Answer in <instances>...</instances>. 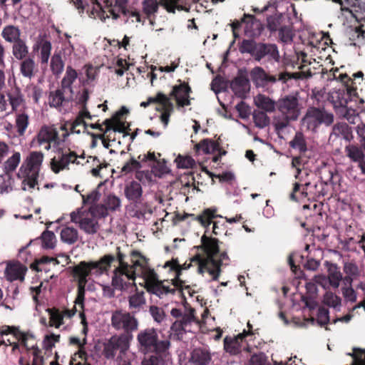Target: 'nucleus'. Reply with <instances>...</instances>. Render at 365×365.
Returning <instances> with one entry per match:
<instances>
[{
  "mask_svg": "<svg viewBox=\"0 0 365 365\" xmlns=\"http://www.w3.org/2000/svg\"><path fill=\"white\" fill-rule=\"evenodd\" d=\"M117 257L106 255L101 260L94 262L97 264L96 273L100 274L107 271L111 266L115 267L112 277V286L118 290H125L134 281L136 277L144 280V287L148 292L160 298L168 295H174L175 289L165 285L168 280H160L154 269L149 264V259L141 255V252H131L130 262L124 260L122 252H117Z\"/></svg>",
  "mask_w": 365,
  "mask_h": 365,
  "instance_id": "1",
  "label": "nucleus"
},
{
  "mask_svg": "<svg viewBox=\"0 0 365 365\" xmlns=\"http://www.w3.org/2000/svg\"><path fill=\"white\" fill-rule=\"evenodd\" d=\"M227 252H197L196 255L190 259V262L180 264L177 258H173L171 260L167 261L163 265V268H168L169 272L174 273V277L170 281L167 279L165 285L170 286L175 289V293L177 290L182 292L183 289H187L190 295V287L185 285V281L180 279L182 272L189 269L191 266L197 265V272L200 274L207 272L211 277L212 281H217L221 274L222 260L227 258Z\"/></svg>",
  "mask_w": 365,
  "mask_h": 365,
  "instance_id": "2",
  "label": "nucleus"
},
{
  "mask_svg": "<svg viewBox=\"0 0 365 365\" xmlns=\"http://www.w3.org/2000/svg\"><path fill=\"white\" fill-rule=\"evenodd\" d=\"M340 81L344 83L341 88L333 90L329 94V101L333 105L335 112L350 120L356 114V110L348 106L349 102L354 101L356 104H364V100L359 97L355 83L347 74H340Z\"/></svg>",
  "mask_w": 365,
  "mask_h": 365,
  "instance_id": "3",
  "label": "nucleus"
},
{
  "mask_svg": "<svg viewBox=\"0 0 365 365\" xmlns=\"http://www.w3.org/2000/svg\"><path fill=\"white\" fill-rule=\"evenodd\" d=\"M217 208L215 207L206 208L197 215L185 212L182 213L175 212L173 217L172 222L173 225H177L180 222L185 220H187L188 224H190L192 222H199L202 227L206 229L205 234L201 237L202 251H220L219 240L216 238L208 237L206 235L212 219H215L218 217H222V216L217 215Z\"/></svg>",
  "mask_w": 365,
  "mask_h": 365,
  "instance_id": "4",
  "label": "nucleus"
},
{
  "mask_svg": "<svg viewBox=\"0 0 365 365\" xmlns=\"http://www.w3.org/2000/svg\"><path fill=\"white\" fill-rule=\"evenodd\" d=\"M239 50L242 53H249L257 62L279 63L281 58L278 46L275 43L243 39L240 43Z\"/></svg>",
  "mask_w": 365,
  "mask_h": 365,
  "instance_id": "5",
  "label": "nucleus"
},
{
  "mask_svg": "<svg viewBox=\"0 0 365 365\" xmlns=\"http://www.w3.org/2000/svg\"><path fill=\"white\" fill-rule=\"evenodd\" d=\"M67 124L68 122H65L61 124L58 128H56L55 125H42L32 139L31 146H43V149L47 151L51 148V145L53 148H58L69 136Z\"/></svg>",
  "mask_w": 365,
  "mask_h": 365,
  "instance_id": "6",
  "label": "nucleus"
},
{
  "mask_svg": "<svg viewBox=\"0 0 365 365\" xmlns=\"http://www.w3.org/2000/svg\"><path fill=\"white\" fill-rule=\"evenodd\" d=\"M137 341L142 352L153 353L151 356L169 358L170 341L167 339L160 340L157 329L146 328L140 331L137 335Z\"/></svg>",
  "mask_w": 365,
  "mask_h": 365,
  "instance_id": "7",
  "label": "nucleus"
},
{
  "mask_svg": "<svg viewBox=\"0 0 365 365\" xmlns=\"http://www.w3.org/2000/svg\"><path fill=\"white\" fill-rule=\"evenodd\" d=\"M302 110L298 93L282 96L277 101V110L281 114V118L275 119L274 127L277 130L287 128L291 121L298 120Z\"/></svg>",
  "mask_w": 365,
  "mask_h": 365,
  "instance_id": "8",
  "label": "nucleus"
},
{
  "mask_svg": "<svg viewBox=\"0 0 365 365\" xmlns=\"http://www.w3.org/2000/svg\"><path fill=\"white\" fill-rule=\"evenodd\" d=\"M97 264L94 262H81L74 266L71 270V275L77 281V296L75 299L76 305H78L81 310L84 308V300L86 286L88 282L87 277L91 274L96 273Z\"/></svg>",
  "mask_w": 365,
  "mask_h": 365,
  "instance_id": "9",
  "label": "nucleus"
},
{
  "mask_svg": "<svg viewBox=\"0 0 365 365\" xmlns=\"http://www.w3.org/2000/svg\"><path fill=\"white\" fill-rule=\"evenodd\" d=\"M170 314L176 319L172 324L170 329L177 335L178 339H181L183 334L189 331L188 328L193 323L199 322L195 316V309L192 307H190L188 309H185L184 311H182L180 309L173 308Z\"/></svg>",
  "mask_w": 365,
  "mask_h": 365,
  "instance_id": "10",
  "label": "nucleus"
},
{
  "mask_svg": "<svg viewBox=\"0 0 365 365\" xmlns=\"http://www.w3.org/2000/svg\"><path fill=\"white\" fill-rule=\"evenodd\" d=\"M111 326L117 331H123L121 334L130 336L133 340V332L138 328V320L135 314L122 309H117L112 312Z\"/></svg>",
  "mask_w": 365,
  "mask_h": 365,
  "instance_id": "11",
  "label": "nucleus"
},
{
  "mask_svg": "<svg viewBox=\"0 0 365 365\" xmlns=\"http://www.w3.org/2000/svg\"><path fill=\"white\" fill-rule=\"evenodd\" d=\"M303 120L308 130L316 131L322 124L331 125L334 122V115L324 108L312 107L307 110Z\"/></svg>",
  "mask_w": 365,
  "mask_h": 365,
  "instance_id": "12",
  "label": "nucleus"
},
{
  "mask_svg": "<svg viewBox=\"0 0 365 365\" xmlns=\"http://www.w3.org/2000/svg\"><path fill=\"white\" fill-rule=\"evenodd\" d=\"M151 103L158 104L155 108V110L161 113L160 118L164 124V127L166 128L169 123L170 117L174 110V106L171 100L168 96L162 92H158L155 96L148 97L147 101L142 102L140 106L146 108Z\"/></svg>",
  "mask_w": 365,
  "mask_h": 365,
  "instance_id": "13",
  "label": "nucleus"
},
{
  "mask_svg": "<svg viewBox=\"0 0 365 365\" xmlns=\"http://www.w3.org/2000/svg\"><path fill=\"white\" fill-rule=\"evenodd\" d=\"M132 339L130 336L119 334L112 336L106 343L104 344L103 354L107 359L115 358L117 351L124 354L130 348Z\"/></svg>",
  "mask_w": 365,
  "mask_h": 365,
  "instance_id": "14",
  "label": "nucleus"
},
{
  "mask_svg": "<svg viewBox=\"0 0 365 365\" xmlns=\"http://www.w3.org/2000/svg\"><path fill=\"white\" fill-rule=\"evenodd\" d=\"M56 156H54L50 163L51 170L57 174L63 170L69 169L70 163L80 164L78 160V155L76 152L71 151L70 148H57Z\"/></svg>",
  "mask_w": 365,
  "mask_h": 365,
  "instance_id": "15",
  "label": "nucleus"
},
{
  "mask_svg": "<svg viewBox=\"0 0 365 365\" xmlns=\"http://www.w3.org/2000/svg\"><path fill=\"white\" fill-rule=\"evenodd\" d=\"M71 219L72 222L78 223L80 228L88 234L96 233L99 229L96 218L87 210H79L76 212H72Z\"/></svg>",
  "mask_w": 365,
  "mask_h": 365,
  "instance_id": "16",
  "label": "nucleus"
},
{
  "mask_svg": "<svg viewBox=\"0 0 365 365\" xmlns=\"http://www.w3.org/2000/svg\"><path fill=\"white\" fill-rule=\"evenodd\" d=\"M194 150L197 154L200 153V152L203 154H210L217 151L218 154L212 158L214 163L220 161L222 156L227 154V151L221 146L220 137H219L217 140H213L210 138L201 140L198 143L195 145Z\"/></svg>",
  "mask_w": 365,
  "mask_h": 365,
  "instance_id": "17",
  "label": "nucleus"
},
{
  "mask_svg": "<svg viewBox=\"0 0 365 365\" xmlns=\"http://www.w3.org/2000/svg\"><path fill=\"white\" fill-rule=\"evenodd\" d=\"M178 81L180 83L173 86L168 97L174 98L178 108H184L191 104L190 94L192 91L188 83L181 80Z\"/></svg>",
  "mask_w": 365,
  "mask_h": 365,
  "instance_id": "18",
  "label": "nucleus"
},
{
  "mask_svg": "<svg viewBox=\"0 0 365 365\" xmlns=\"http://www.w3.org/2000/svg\"><path fill=\"white\" fill-rule=\"evenodd\" d=\"M246 333H240L235 337L224 339V349L230 355H237L242 351L251 352V347L246 341Z\"/></svg>",
  "mask_w": 365,
  "mask_h": 365,
  "instance_id": "19",
  "label": "nucleus"
},
{
  "mask_svg": "<svg viewBox=\"0 0 365 365\" xmlns=\"http://www.w3.org/2000/svg\"><path fill=\"white\" fill-rule=\"evenodd\" d=\"M44 158V155L41 151H32L26 157L24 163L20 167V171L24 173H39L41 166Z\"/></svg>",
  "mask_w": 365,
  "mask_h": 365,
  "instance_id": "20",
  "label": "nucleus"
},
{
  "mask_svg": "<svg viewBox=\"0 0 365 365\" xmlns=\"http://www.w3.org/2000/svg\"><path fill=\"white\" fill-rule=\"evenodd\" d=\"M250 77L257 87H264L277 82L276 76L269 74L260 66H256L251 70Z\"/></svg>",
  "mask_w": 365,
  "mask_h": 365,
  "instance_id": "21",
  "label": "nucleus"
},
{
  "mask_svg": "<svg viewBox=\"0 0 365 365\" xmlns=\"http://www.w3.org/2000/svg\"><path fill=\"white\" fill-rule=\"evenodd\" d=\"M242 22L245 24V33L252 37L259 36L264 30L263 24L254 15L245 14Z\"/></svg>",
  "mask_w": 365,
  "mask_h": 365,
  "instance_id": "22",
  "label": "nucleus"
},
{
  "mask_svg": "<svg viewBox=\"0 0 365 365\" xmlns=\"http://www.w3.org/2000/svg\"><path fill=\"white\" fill-rule=\"evenodd\" d=\"M66 90L59 88L54 91H51L48 96V104L50 107L60 109L63 106L72 101L73 96L70 93L66 96Z\"/></svg>",
  "mask_w": 365,
  "mask_h": 365,
  "instance_id": "23",
  "label": "nucleus"
},
{
  "mask_svg": "<svg viewBox=\"0 0 365 365\" xmlns=\"http://www.w3.org/2000/svg\"><path fill=\"white\" fill-rule=\"evenodd\" d=\"M27 271V267L20 263L15 262L7 264L5 270V274L7 280L10 282L19 280L23 282Z\"/></svg>",
  "mask_w": 365,
  "mask_h": 365,
  "instance_id": "24",
  "label": "nucleus"
},
{
  "mask_svg": "<svg viewBox=\"0 0 365 365\" xmlns=\"http://www.w3.org/2000/svg\"><path fill=\"white\" fill-rule=\"evenodd\" d=\"M294 177L297 180V182L294 184L289 198L293 201H297V192L300 190L301 187L311 185L309 170L307 168L304 170H298V171L295 172Z\"/></svg>",
  "mask_w": 365,
  "mask_h": 365,
  "instance_id": "25",
  "label": "nucleus"
},
{
  "mask_svg": "<svg viewBox=\"0 0 365 365\" xmlns=\"http://www.w3.org/2000/svg\"><path fill=\"white\" fill-rule=\"evenodd\" d=\"M212 359L210 352L202 348H195L190 354L189 365H208Z\"/></svg>",
  "mask_w": 365,
  "mask_h": 365,
  "instance_id": "26",
  "label": "nucleus"
},
{
  "mask_svg": "<svg viewBox=\"0 0 365 365\" xmlns=\"http://www.w3.org/2000/svg\"><path fill=\"white\" fill-rule=\"evenodd\" d=\"M56 244V237L55 234L50 230H45L39 237L31 240L29 245H39L41 249L52 250L54 249Z\"/></svg>",
  "mask_w": 365,
  "mask_h": 365,
  "instance_id": "27",
  "label": "nucleus"
},
{
  "mask_svg": "<svg viewBox=\"0 0 365 365\" xmlns=\"http://www.w3.org/2000/svg\"><path fill=\"white\" fill-rule=\"evenodd\" d=\"M124 194L128 200L133 203H140L143 195V188L140 183L132 180L126 184L124 188Z\"/></svg>",
  "mask_w": 365,
  "mask_h": 365,
  "instance_id": "28",
  "label": "nucleus"
},
{
  "mask_svg": "<svg viewBox=\"0 0 365 365\" xmlns=\"http://www.w3.org/2000/svg\"><path fill=\"white\" fill-rule=\"evenodd\" d=\"M250 81L248 78L242 74L237 76L231 82L230 88L234 93L240 98H243L248 92Z\"/></svg>",
  "mask_w": 365,
  "mask_h": 365,
  "instance_id": "29",
  "label": "nucleus"
},
{
  "mask_svg": "<svg viewBox=\"0 0 365 365\" xmlns=\"http://www.w3.org/2000/svg\"><path fill=\"white\" fill-rule=\"evenodd\" d=\"M289 146L292 149L297 150L299 154L307 155L312 153L308 147L305 135L300 131L295 133L294 136L289 143Z\"/></svg>",
  "mask_w": 365,
  "mask_h": 365,
  "instance_id": "30",
  "label": "nucleus"
},
{
  "mask_svg": "<svg viewBox=\"0 0 365 365\" xmlns=\"http://www.w3.org/2000/svg\"><path fill=\"white\" fill-rule=\"evenodd\" d=\"M1 335L13 334L19 341H21V344L28 349V340L29 339H34V336L29 333H24L19 330L18 327L5 326L1 331Z\"/></svg>",
  "mask_w": 365,
  "mask_h": 365,
  "instance_id": "31",
  "label": "nucleus"
},
{
  "mask_svg": "<svg viewBox=\"0 0 365 365\" xmlns=\"http://www.w3.org/2000/svg\"><path fill=\"white\" fill-rule=\"evenodd\" d=\"M8 100L11 107V111L14 113L21 112V107L25 108V100L24 95L19 88L7 93Z\"/></svg>",
  "mask_w": 365,
  "mask_h": 365,
  "instance_id": "32",
  "label": "nucleus"
},
{
  "mask_svg": "<svg viewBox=\"0 0 365 365\" xmlns=\"http://www.w3.org/2000/svg\"><path fill=\"white\" fill-rule=\"evenodd\" d=\"M21 30L18 26L7 25L3 28L1 31L2 38L8 43H14L21 38Z\"/></svg>",
  "mask_w": 365,
  "mask_h": 365,
  "instance_id": "33",
  "label": "nucleus"
},
{
  "mask_svg": "<svg viewBox=\"0 0 365 365\" xmlns=\"http://www.w3.org/2000/svg\"><path fill=\"white\" fill-rule=\"evenodd\" d=\"M77 77L78 73L71 66H67L65 76H63L61 82V87L68 91L69 93L71 94V96H73V94L72 85L73 82L76 80Z\"/></svg>",
  "mask_w": 365,
  "mask_h": 365,
  "instance_id": "34",
  "label": "nucleus"
},
{
  "mask_svg": "<svg viewBox=\"0 0 365 365\" xmlns=\"http://www.w3.org/2000/svg\"><path fill=\"white\" fill-rule=\"evenodd\" d=\"M20 63V72L21 75L29 79L34 78L37 72L35 61L31 58H26Z\"/></svg>",
  "mask_w": 365,
  "mask_h": 365,
  "instance_id": "35",
  "label": "nucleus"
},
{
  "mask_svg": "<svg viewBox=\"0 0 365 365\" xmlns=\"http://www.w3.org/2000/svg\"><path fill=\"white\" fill-rule=\"evenodd\" d=\"M29 125V116L25 112L16 113L15 115V125L19 136H24Z\"/></svg>",
  "mask_w": 365,
  "mask_h": 365,
  "instance_id": "36",
  "label": "nucleus"
},
{
  "mask_svg": "<svg viewBox=\"0 0 365 365\" xmlns=\"http://www.w3.org/2000/svg\"><path fill=\"white\" fill-rule=\"evenodd\" d=\"M255 103L258 108L269 113L277 110V101L263 94L257 95L255 98Z\"/></svg>",
  "mask_w": 365,
  "mask_h": 365,
  "instance_id": "37",
  "label": "nucleus"
},
{
  "mask_svg": "<svg viewBox=\"0 0 365 365\" xmlns=\"http://www.w3.org/2000/svg\"><path fill=\"white\" fill-rule=\"evenodd\" d=\"M129 309L131 313L135 314L138 312L143 306L145 304L144 292H136L128 298Z\"/></svg>",
  "mask_w": 365,
  "mask_h": 365,
  "instance_id": "38",
  "label": "nucleus"
},
{
  "mask_svg": "<svg viewBox=\"0 0 365 365\" xmlns=\"http://www.w3.org/2000/svg\"><path fill=\"white\" fill-rule=\"evenodd\" d=\"M319 175L322 183L325 185L336 183L338 173L335 169L324 166L320 169Z\"/></svg>",
  "mask_w": 365,
  "mask_h": 365,
  "instance_id": "39",
  "label": "nucleus"
},
{
  "mask_svg": "<svg viewBox=\"0 0 365 365\" xmlns=\"http://www.w3.org/2000/svg\"><path fill=\"white\" fill-rule=\"evenodd\" d=\"M29 53V47L26 41L23 39L17 41L13 43L12 54L17 60H23L27 58Z\"/></svg>",
  "mask_w": 365,
  "mask_h": 365,
  "instance_id": "40",
  "label": "nucleus"
},
{
  "mask_svg": "<svg viewBox=\"0 0 365 365\" xmlns=\"http://www.w3.org/2000/svg\"><path fill=\"white\" fill-rule=\"evenodd\" d=\"M21 161V153L19 152H14L13 155L9 157L3 165V170L6 175L13 173Z\"/></svg>",
  "mask_w": 365,
  "mask_h": 365,
  "instance_id": "41",
  "label": "nucleus"
},
{
  "mask_svg": "<svg viewBox=\"0 0 365 365\" xmlns=\"http://www.w3.org/2000/svg\"><path fill=\"white\" fill-rule=\"evenodd\" d=\"M345 153L351 161L359 163L364 159L365 155L361 148L349 144L345 147Z\"/></svg>",
  "mask_w": 365,
  "mask_h": 365,
  "instance_id": "42",
  "label": "nucleus"
},
{
  "mask_svg": "<svg viewBox=\"0 0 365 365\" xmlns=\"http://www.w3.org/2000/svg\"><path fill=\"white\" fill-rule=\"evenodd\" d=\"M143 11L146 15V18L150 19L152 16L155 17L156 13L160 6V0H143L142 2Z\"/></svg>",
  "mask_w": 365,
  "mask_h": 365,
  "instance_id": "43",
  "label": "nucleus"
},
{
  "mask_svg": "<svg viewBox=\"0 0 365 365\" xmlns=\"http://www.w3.org/2000/svg\"><path fill=\"white\" fill-rule=\"evenodd\" d=\"M61 240L68 245L74 244L78 239V233L76 229L66 227L61 230Z\"/></svg>",
  "mask_w": 365,
  "mask_h": 365,
  "instance_id": "44",
  "label": "nucleus"
},
{
  "mask_svg": "<svg viewBox=\"0 0 365 365\" xmlns=\"http://www.w3.org/2000/svg\"><path fill=\"white\" fill-rule=\"evenodd\" d=\"M283 16L281 14H275L267 18V28L271 32L274 33L279 30L282 26Z\"/></svg>",
  "mask_w": 365,
  "mask_h": 365,
  "instance_id": "45",
  "label": "nucleus"
},
{
  "mask_svg": "<svg viewBox=\"0 0 365 365\" xmlns=\"http://www.w3.org/2000/svg\"><path fill=\"white\" fill-rule=\"evenodd\" d=\"M334 133L350 141L353 138L351 128L346 123H339L333 128Z\"/></svg>",
  "mask_w": 365,
  "mask_h": 365,
  "instance_id": "46",
  "label": "nucleus"
},
{
  "mask_svg": "<svg viewBox=\"0 0 365 365\" xmlns=\"http://www.w3.org/2000/svg\"><path fill=\"white\" fill-rule=\"evenodd\" d=\"M51 70L53 74L58 76L63 71L64 62L60 53H54L51 59Z\"/></svg>",
  "mask_w": 365,
  "mask_h": 365,
  "instance_id": "47",
  "label": "nucleus"
},
{
  "mask_svg": "<svg viewBox=\"0 0 365 365\" xmlns=\"http://www.w3.org/2000/svg\"><path fill=\"white\" fill-rule=\"evenodd\" d=\"M40 58L42 64H46L48 61L51 51V43L47 40H41L40 43Z\"/></svg>",
  "mask_w": 365,
  "mask_h": 365,
  "instance_id": "48",
  "label": "nucleus"
},
{
  "mask_svg": "<svg viewBox=\"0 0 365 365\" xmlns=\"http://www.w3.org/2000/svg\"><path fill=\"white\" fill-rule=\"evenodd\" d=\"M47 312L49 314V327H55L56 328H59L60 326L63 322V315L61 314L58 309L55 308L53 309H47Z\"/></svg>",
  "mask_w": 365,
  "mask_h": 365,
  "instance_id": "49",
  "label": "nucleus"
},
{
  "mask_svg": "<svg viewBox=\"0 0 365 365\" xmlns=\"http://www.w3.org/2000/svg\"><path fill=\"white\" fill-rule=\"evenodd\" d=\"M67 128L68 130L70 133H81V130H76V127H83V129H86L88 126V124L84 120V118H83L82 115H80L79 113L76 116V119L73 122L67 121Z\"/></svg>",
  "mask_w": 365,
  "mask_h": 365,
  "instance_id": "50",
  "label": "nucleus"
},
{
  "mask_svg": "<svg viewBox=\"0 0 365 365\" xmlns=\"http://www.w3.org/2000/svg\"><path fill=\"white\" fill-rule=\"evenodd\" d=\"M253 120L256 127L264 128L269 124L270 119L263 111H255L253 114Z\"/></svg>",
  "mask_w": 365,
  "mask_h": 365,
  "instance_id": "51",
  "label": "nucleus"
},
{
  "mask_svg": "<svg viewBox=\"0 0 365 365\" xmlns=\"http://www.w3.org/2000/svg\"><path fill=\"white\" fill-rule=\"evenodd\" d=\"M279 32V38L282 43H290L293 40V32L292 26L289 25H282Z\"/></svg>",
  "mask_w": 365,
  "mask_h": 365,
  "instance_id": "52",
  "label": "nucleus"
},
{
  "mask_svg": "<svg viewBox=\"0 0 365 365\" xmlns=\"http://www.w3.org/2000/svg\"><path fill=\"white\" fill-rule=\"evenodd\" d=\"M311 154L302 155L299 154L298 156L292 158V166L295 168V172L298 170H304L305 165L308 163V159L310 158Z\"/></svg>",
  "mask_w": 365,
  "mask_h": 365,
  "instance_id": "53",
  "label": "nucleus"
},
{
  "mask_svg": "<svg viewBox=\"0 0 365 365\" xmlns=\"http://www.w3.org/2000/svg\"><path fill=\"white\" fill-rule=\"evenodd\" d=\"M103 203L108 211H115L120 207L121 202L116 195L109 194L104 198Z\"/></svg>",
  "mask_w": 365,
  "mask_h": 365,
  "instance_id": "54",
  "label": "nucleus"
},
{
  "mask_svg": "<svg viewBox=\"0 0 365 365\" xmlns=\"http://www.w3.org/2000/svg\"><path fill=\"white\" fill-rule=\"evenodd\" d=\"M178 168H192L195 165V160L190 156L179 155L175 160Z\"/></svg>",
  "mask_w": 365,
  "mask_h": 365,
  "instance_id": "55",
  "label": "nucleus"
},
{
  "mask_svg": "<svg viewBox=\"0 0 365 365\" xmlns=\"http://www.w3.org/2000/svg\"><path fill=\"white\" fill-rule=\"evenodd\" d=\"M248 365H269L268 356L264 352L255 353L251 356Z\"/></svg>",
  "mask_w": 365,
  "mask_h": 365,
  "instance_id": "56",
  "label": "nucleus"
},
{
  "mask_svg": "<svg viewBox=\"0 0 365 365\" xmlns=\"http://www.w3.org/2000/svg\"><path fill=\"white\" fill-rule=\"evenodd\" d=\"M88 211L91 212L96 219L106 217L108 215V210L104 203L92 205Z\"/></svg>",
  "mask_w": 365,
  "mask_h": 365,
  "instance_id": "57",
  "label": "nucleus"
},
{
  "mask_svg": "<svg viewBox=\"0 0 365 365\" xmlns=\"http://www.w3.org/2000/svg\"><path fill=\"white\" fill-rule=\"evenodd\" d=\"M27 351L32 350L33 361L32 365H43V357L41 355V350L36 345L32 344L31 346L28 345Z\"/></svg>",
  "mask_w": 365,
  "mask_h": 365,
  "instance_id": "58",
  "label": "nucleus"
},
{
  "mask_svg": "<svg viewBox=\"0 0 365 365\" xmlns=\"http://www.w3.org/2000/svg\"><path fill=\"white\" fill-rule=\"evenodd\" d=\"M323 302L329 307L335 308L341 304V299L335 294L327 292L324 296Z\"/></svg>",
  "mask_w": 365,
  "mask_h": 365,
  "instance_id": "59",
  "label": "nucleus"
},
{
  "mask_svg": "<svg viewBox=\"0 0 365 365\" xmlns=\"http://www.w3.org/2000/svg\"><path fill=\"white\" fill-rule=\"evenodd\" d=\"M52 262L53 264H60V262L57 259V257H43L40 258L39 259H36L34 263L31 264V268L33 270H36L37 272L41 271V269L38 267L39 264H47Z\"/></svg>",
  "mask_w": 365,
  "mask_h": 365,
  "instance_id": "60",
  "label": "nucleus"
},
{
  "mask_svg": "<svg viewBox=\"0 0 365 365\" xmlns=\"http://www.w3.org/2000/svg\"><path fill=\"white\" fill-rule=\"evenodd\" d=\"M149 312L154 321L158 323H161L165 318V314L163 308L151 305L149 308Z\"/></svg>",
  "mask_w": 365,
  "mask_h": 365,
  "instance_id": "61",
  "label": "nucleus"
},
{
  "mask_svg": "<svg viewBox=\"0 0 365 365\" xmlns=\"http://www.w3.org/2000/svg\"><path fill=\"white\" fill-rule=\"evenodd\" d=\"M101 187V184L93 190H92L89 194L86 195H82L83 202L84 204H93L97 202L101 197V193L98 190Z\"/></svg>",
  "mask_w": 365,
  "mask_h": 365,
  "instance_id": "62",
  "label": "nucleus"
},
{
  "mask_svg": "<svg viewBox=\"0 0 365 365\" xmlns=\"http://www.w3.org/2000/svg\"><path fill=\"white\" fill-rule=\"evenodd\" d=\"M182 0H160V4L167 12L175 14L177 7L181 3Z\"/></svg>",
  "mask_w": 365,
  "mask_h": 365,
  "instance_id": "63",
  "label": "nucleus"
},
{
  "mask_svg": "<svg viewBox=\"0 0 365 365\" xmlns=\"http://www.w3.org/2000/svg\"><path fill=\"white\" fill-rule=\"evenodd\" d=\"M169 358H163L161 356H150L142 361V365H164Z\"/></svg>",
  "mask_w": 365,
  "mask_h": 365,
  "instance_id": "64",
  "label": "nucleus"
}]
</instances>
